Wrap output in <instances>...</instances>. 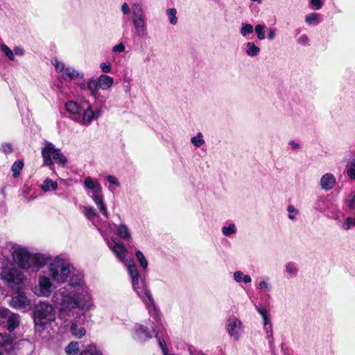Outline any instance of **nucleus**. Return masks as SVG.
I'll list each match as a JSON object with an SVG mask.
<instances>
[{
  "mask_svg": "<svg viewBox=\"0 0 355 355\" xmlns=\"http://www.w3.org/2000/svg\"><path fill=\"white\" fill-rule=\"evenodd\" d=\"M116 234L121 239L125 240H129L131 238L129 229L125 224H121L117 227Z\"/></svg>",
  "mask_w": 355,
  "mask_h": 355,
  "instance_id": "obj_20",
  "label": "nucleus"
},
{
  "mask_svg": "<svg viewBox=\"0 0 355 355\" xmlns=\"http://www.w3.org/2000/svg\"><path fill=\"white\" fill-rule=\"evenodd\" d=\"M70 330L73 335H74L78 338L83 337V336L85 335V333H86L85 328H83V327L78 328V325L76 323H72Z\"/></svg>",
  "mask_w": 355,
  "mask_h": 355,
  "instance_id": "obj_25",
  "label": "nucleus"
},
{
  "mask_svg": "<svg viewBox=\"0 0 355 355\" xmlns=\"http://www.w3.org/2000/svg\"><path fill=\"white\" fill-rule=\"evenodd\" d=\"M289 144L292 146L293 149H297L299 148V144L295 143L293 141H291Z\"/></svg>",
  "mask_w": 355,
  "mask_h": 355,
  "instance_id": "obj_63",
  "label": "nucleus"
},
{
  "mask_svg": "<svg viewBox=\"0 0 355 355\" xmlns=\"http://www.w3.org/2000/svg\"><path fill=\"white\" fill-rule=\"evenodd\" d=\"M309 41V38L306 35H302L299 39V42L303 44H306Z\"/></svg>",
  "mask_w": 355,
  "mask_h": 355,
  "instance_id": "obj_58",
  "label": "nucleus"
},
{
  "mask_svg": "<svg viewBox=\"0 0 355 355\" xmlns=\"http://www.w3.org/2000/svg\"><path fill=\"white\" fill-rule=\"evenodd\" d=\"M33 318L35 325L44 327L55 320L53 306L44 302L36 304L33 309Z\"/></svg>",
  "mask_w": 355,
  "mask_h": 355,
  "instance_id": "obj_2",
  "label": "nucleus"
},
{
  "mask_svg": "<svg viewBox=\"0 0 355 355\" xmlns=\"http://www.w3.org/2000/svg\"><path fill=\"white\" fill-rule=\"evenodd\" d=\"M85 216L89 219L92 220L98 216V214L92 207H85Z\"/></svg>",
  "mask_w": 355,
  "mask_h": 355,
  "instance_id": "obj_36",
  "label": "nucleus"
},
{
  "mask_svg": "<svg viewBox=\"0 0 355 355\" xmlns=\"http://www.w3.org/2000/svg\"><path fill=\"white\" fill-rule=\"evenodd\" d=\"M31 254L26 249H19L12 256L15 261L20 268L28 269L31 267Z\"/></svg>",
  "mask_w": 355,
  "mask_h": 355,
  "instance_id": "obj_8",
  "label": "nucleus"
},
{
  "mask_svg": "<svg viewBox=\"0 0 355 355\" xmlns=\"http://www.w3.org/2000/svg\"><path fill=\"white\" fill-rule=\"evenodd\" d=\"M121 10L124 14H128L130 12V8L128 5L126 3H123L121 6Z\"/></svg>",
  "mask_w": 355,
  "mask_h": 355,
  "instance_id": "obj_57",
  "label": "nucleus"
},
{
  "mask_svg": "<svg viewBox=\"0 0 355 355\" xmlns=\"http://www.w3.org/2000/svg\"><path fill=\"white\" fill-rule=\"evenodd\" d=\"M243 276L244 275L241 271H236L234 273V280L237 282H241L243 279Z\"/></svg>",
  "mask_w": 355,
  "mask_h": 355,
  "instance_id": "obj_54",
  "label": "nucleus"
},
{
  "mask_svg": "<svg viewBox=\"0 0 355 355\" xmlns=\"http://www.w3.org/2000/svg\"><path fill=\"white\" fill-rule=\"evenodd\" d=\"M318 16V15L317 13H311L306 16L305 21L307 24H312L315 21H316Z\"/></svg>",
  "mask_w": 355,
  "mask_h": 355,
  "instance_id": "obj_48",
  "label": "nucleus"
},
{
  "mask_svg": "<svg viewBox=\"0 0 355 355\" xmlns=\"http://www.w3.org/2000/svg\"><path fill=\"white\" fill-rule=\"evenodd\" d=\"M97 206L98 207L101 213L106 218H108V211L107 210L106 205L104 204V202H102L101 204H99Z\"/></svg>",
  "mask_w": 355,
  "mask_h": 355,
  "instance_id": "obj_52",
  "label": "nucleus"
},
{
  "mask_svg": "<svg viewBox=\"0 0 355 355\" xmlns=\"http://www.w3.org/2000/svg\"><path fill=\"white\" fill-rule=\"evenodd\" d=\"M133 24L136 29V33L139 36H144L146 34V24L145 19L133 18Z\"/></svg>",
  "mask_w": 355,
  "mask_h": 355,
  "instance_id": "obj_15",
  "label": "nucleus"
},
{
  "mask_svg": "<svg viewBox=\"0 0 355 355\" xmlns=\"http://www.w3.org/2000/svg\"><path fill=\"white\" fill-rule=\"evenodd\" d=\"M135 256L139 262L141 267L144 270L146 269L148 267V261L144 254L140 250H137Z\"/></svg>",
  "mask_w": 355,
  "mask_h": 355,
  "instance_id": "obj_28",
  "label": "nucleus"
},
{
  "mask_svg": "<svg viewBox=\"0 0 355 355\" xmlns=\"http://www.w3.org/2000/svg\"><path fill=\"white\" fill-rule=\"evenodd\" d=\"M223 234L225 236H230L236 232V227L234 224H230L229 226H224L222 229Z\"/></svg>",
  "mask_w": 355,
  "mask_h": 355,
  "instance_id": "obj_41",
  "label": "nucleus"
},
{
  "mask_svg": "<svg viewBox=\"0 0 355 355\" xmlns=\"http://www.w3.org/2000/svg\"><path fill=\"white\" fill-rule=\"evenodd\" d=\"M98 86L103 90L109 89L114 83V78L107 75H101L98 78Z\"/></svg>",
  "mask_w": 355,
  "mask_h": 355,
  "instance_id": "obj_16",
  "label": "nucleus"
},
{
  "mask_svg": "<svg viewBox=\"0 0 355 355\" xmlns=\"http://www.w3.org/2000/svg\"><path fill=\"white\" fill-rule=\"evenodd\" d=\"M266 28L265 25L257 24L255 26V32L257 35V37L259 40H263L265 38V33L264 29Z\"/></svg>",
  "mask_w": 355,
  "mask_h": 355,
  "instance_id": "obj_37",
  "label": "nucleus"
},
{
  "mask_svg": "<svg viewBox=\"0 0 355 355\" xmlns=\"http://www.w3.org/2000/svg\"><path fill=\"white\" fill-rule=\"evenodd\" d=\"M144 295L148 299L149 303L152 306H155V301L150 291L147 289H144Z\"/></svg>",
  "mask_w": 355,
  "mask_h": 355,
  "instance_id": "obj_53",
  "label": "nucleus"
},
{
  "mask_svg": "<svg viewBox=\"0 0 355 355\" xmlns=\"http://www.w3.org/2000/svg\"><path fill=\"white\" fill-rule=\"evenodd\" d=\"M310 4L315 10L320 9L323 6V3L321 0H310Z\"/></svg>",
  "mask_w": 355,
  "mask_h": 355,
  "instance_id": "obj_47",
  "label": "nucleus"
},
{
  "mask_svg": "<svg viewBox=\"0 0 355 355\" xmlns=\"http://www.w3.org/2000/svg\"><path fill=\"white\" fill-rule=\"evenodd\" d=\"M14 341V337H12L8 333H0V347H6L7 346H11Z\"/></svg>",
  "mask_w": 355,
  "mask_h": 355,
  "instance_id": "obj_21",
  "label": "nucleus"
},
{
  "mask_svg": "<svg viewBox=\"0 0 355 355\" xmlns=\"http://www.w3.org/2000/svg\"><path fill=\"white\" fill-rule=\"evenodd\" d=\"M49 259L42 254H35L31 255V266L35 268H42L48 263Z\"/></svg>",
  "mask_w": 355,
  "mask_h": 355,
  "instance_id": "obj_17",
  "label": "nucleus"
},
{
  "mask_svg": "<svg viewBox=\"0 0 355 355\" xmlns=\"http://www.w3.org/2000/svg\"><path fill=\"white\" fill-rule=\"evenodd\" d=\"M3 150L6 154L12 153L13 150L12 145L10 144H4L3 146Z\"/></svg>",
  "mask_w": 355,
  "mask_h": 355,
  "instance_id": "obj_55",
  "label": "nucleus"
},
{
  "mask_svg": "<svg viewBox=\"0 0 355 355\" xmlns=\"http://www.w3.org/2000/svg\"><path fill=\"white\" fill-rule=\"evenodd\" d=\"M107 180H108L109 182H110V183H112L113 184H115V185H117V186L119 184L117 179L115 177H114V176L109 175L107 177Z\"/></svg>",
  "mask_w": 355,
  "mask_h": 355,
  "instance_id": "obj_56",
  "label": "nucleus"
},
{
  "mask_svg": "<svg viewBox=\"0 0 355 355\" xmlns=\"http://www.w3.org/2000/svg\"><path fill=\"white\" fill-rule=\"evenodd\" d=\"M257 310L259 314L263 317L264 326H266L269 321L267 310L265 308H259Z\"/></svg>",
  "mask_w": 355,
  "mask_h": 355,
  "instance_id": "obj_43",
  "label": "nucleus"
},
{
  "mask_svg": "<svg viewBox=\"0 0 355 355\" xmlns=\"http://www.w3.org/2000/svg\"><path fill=\"white\" fill-rule=\"evenodd\" d=\"M92 198L93 199L96 205H98L99 204L103 202L102 189L101 190V191L94 192Z\"/></svg>",
  "mask_w": 355,
  "mask_h": 355,
  "instance_id": "obj_40",
  "label": "nucleus"
},
{
  "mask_svg": "<svg viewBox=\"0 0 355 355\" xmlns=\"http://www.w3.org/2000/svg\"><path fill=\"white\" fill-rule=\"evenodd\" d=\"M253 33V26L250 24H243L241 28V34L243 36H246L248 34Z\"/></svg>",
  "mask_w": 355,
  "mask_h": 355,
  "instance_id": "obj_34",
  "label": "nucleus"
},
{
  "mask_svg": "<svg viewBox=\"0 0 355 355\" xmlns=\"http://www.w3.org/2000/svg\"><path fill=\"white\" fill-rule=\"evenodd\" d=\"M265 329L266 331L268 336L272 335V324L268 322V324L265 326Z\"/></svg>",
  "mask_w": 355,
  "mask_h": 355,
  "instance_id": "obj_59",
  "label": "nucleus"
},
{
  "mask_svg": "<svg viewBox=\"0 0 355 355\" xmlns=\"http://www.w3.org/2000/svg\"><path fill=\"white\" fill-rule=\"evenodd\" d=\"M286 271L289 274H295L297 271V269L296 266H295V263H288L286 265Z\"/></svg>",
  "mask_w": 355,
  "mask_h": 355,
  "instance_id": "obj_50",
  "label": "nucleus"
},
{
  "mask_svg": "<svg viewBox=\"0 0 355 355\" xmlns=\"http://www.w3.org/2000/svg\"><path fill=\"white\" fill-rule=\"evenodd\" d=\"M1 50L4 53V54L10 60H14V53L7 45L5 44H1Z\"/></svg>",
  "mask_w": 355,
  "mask_h": 355,
  "instance_id": "obj_35",
  "label": "nucleus"
},
{
  "mask_svg": "<svg viewBox=\"0 0 355 355\" xmlns=\"http://www.w3.org/2000/svg\"><path fill=\"white\" fill-rule=\"evenodd\" d=\"M85 186L88 189L94 190V192L101 191L102 189L101 185L98 182H94L90 177H87L85 179Z\"/></svg>",
  "mask_w": 355,
  "mask_h": 355,
  "instance_id": "obj_22",
  "label": "nucleus"
},
{
  "mask_svg": "<svg viewBox=\"0 0 355 355\" xmlns=\"http://www.w3.org/2000/svg\"><path fill=\"white\" fill-rule=\"evenodd\" d=\"M347 174L351 180H355V162L353 161L349 168H347Z\"/></svg>",
  "mask_w": 355,
  "mask_h": 355,
  "instance_id": "obj_42",
  "label": "nucleus"
},
{
  "mask_svg": "<svg viewBox=\"0 0 355 355\" xmlns=\"http://www.w3.org/2000/svg\"><path fill=\"white\" fill-rule=\"evenodd\" d=\"M347 206L350 209H355V194L349 195L346 200Z\"/></svg>",
  "mask_w": 355,
  "mask_h": 355,
  "instance_id": "obj_44",
  "label": "nucleus"
},
{
  "mask_svg": "<svg viewBox=\"0 0 355 355\" xmlns=\"http://www.w3.org/2000/svg\"><path fill=\"white\" fill-rule=\"evenodd\" d=\"M79 355H103L101 352L98 350L96 346L90 345L89 347L83 351Z\"/></svg>",
  "mask_w": 355,
  "mask_h": 355,
  "instance_id": "obj_31",
  "label": "nucleus"
},
{
  "mask_svg": "<svg viewBox=\"0 0 355 355\" xmlns=\"http://www.w3.org/2000/svg\"><path fill=\"white\" fill-rule=\"evenodd\" d=\"M275 30H274V29H272V28H270V29H269L268 36V39H269V40H273V39H274V37H275Z\"/></svg>",
  "mask_w": 355,
  "mask_h": 355,
  "instance_id": "obj_61",
  "label": "nucleus"
},
{
  "mask_svg": "<svg viewBox=\"0 0 355 355\" xmlns=\"http://www.w3.org/2000/svg\"><path fill=\"white\" fill-rule=\"evenodd\" d=\"M1 276L4 282L10 284L19 285L23 283V275L20 271L14 268H3Z\"/></svg>",
  "mask_w": 355,
  "mask_h": 355,
  "instance_id": "obj_6",
  "label": "nucleus"
},
{
  "mask_svg": "<svg viewBox=\"0 0 355 355\" xmlns=\"http://www.w3.org/2000/svg\"><path fill=\"white\" fill-rule=\"evenodd\" d=\"M336 178L331 173H326L323 175L320 179V186L322 189L329 191L336 184Z\"/></svg>",
  "mask_w": 355,
  "mask_h": 355,
  "instance_id": "obj_12",
  "label": "nucleus"
},
{
  "mask_svg": "<svg viewBox=\"0 0 355 355\" xmlns=\"http://www.w3.org/2000/svg\"><path fill=\"white\" fill-rule=\"evenodd\" d=\"M125 45L123 43H120L113 46L112 51L114 53H121L125 51Z\"/></svg>",
  "mask_w": 355,
  "mask_h": 355,
  "instance_id": "obj_51",
  "label": "nucleus"
},
{
  "mask_svg": "<svg viewBox=\"0 0 355 355\" xmlns=\"http://www.w3.org/2000/svg\"><path fill=\"white\" fill-rule=\"evenodd\" d=\"M83 73L77 72L73 68L66 67L62 77L65 81H71L73 79H83Z\"/></svg>",
  "mask_w": 355,
  "mask_h": 355,
  "instance_id": "obj_14",
  "label": "nucleus"
},
{
  "mask_svg": "<svg viewBox=\"0 0 355 355\" xmlns=\"http://www.w3.org/2000/svg\"><path fill=\"white\" fill-rule=\"evenodd\" d=\"M114 245L111 247L112 252L121 261H123L128 252L123 243L119 241H114Z\"/></svg>",
  "mask_w": 355,
  "mask_h": 355,
  "instance_id": "obj_11",
  "label": "nucleus"
},
{
  "mask_svg": "<svg viewBox=\"0 0 355 355\" xmlns=\"http://www.w3.org/2000/svg\"><path fill=\"white\" fill-rule=\"evenodd\" d=\"M354 226H355V218L352 217H347L343 225V227L345 230H348Z\"/></svg>",
  "mask_w": 355,
  "mask_h": 355,
  "instance_id": "obj_39",
  "label": "nucleus"
},
{
  "mask_svg": "<svg viewBox=\"0 0 355 355\" xmlns=\"http://www.w3.org/2000/svg\"><path fill=\"white\" fill-rule=\"evenodd\" d=\"M98 79L94 80L91 78L88 80L87 83V89L91 92H95V90H98L100 89L99 86H98Z\"/></svg>",
  "mask_w": 355,
  "mask_h": 355,
  "instance_id": "obj_32",
  "label": "nucleus"
},
{
  "mask_svg": "<svg viewBox=\"0 0 355 355\" xmlns=\"http://www.w3.org/2000/svg\"><path fill=\"white\" fill-rule=\"evenodd\" d=\"M100 68L103 73H110L112 70V65L110 62H102Z\"/></svg>",
  "mask_w": 355,
  "mask_h": 355,
  "instance_id": "obj_45",
  "label": "nucleus"
},
{
  "mask_svg": "<svg viewBox=\"0 0 355 355\" xmlns=\"http://www.w3.org/2000/svg\"><path fill=\"white\" fill-rule=\"evenodd\" d=\"M247 47L246 53L250 56H255L260 51V49L257 46L254 42H248Z\"/></svg>",
  "mask_w": 355,
  "mask_h": 355,
  "instance_id": "obj_26",
  "label": "nucleus"
},
{
  "mask_svg": "<svg viewBox=\"0 0 355 355\" xmlns=\"http://www.w3.org/2000/svg\"><path fill=\"white\" fill-rule=\"evenodd\" d=\"M137 335L143 340L151 338L153 336L149 331L148 327L140 325L136 330Z\"/></svg>",
  "mask_w": 355,
  "mask_h": 355,
  "instance_id": "obj_23",
  "label": "nucleus"
},
{
  "mask_svg": "<svg viewBox=\"0 0 355 355\" xmlns=\"http://www.w3.org/2000/svg\"><path fill=\"white\" fill-rule=\"evenodd\" d=\"M56 71L59 72H64L65 68L64 64L62 62H59L57 59L55 60V62H53Z\"/></svg>",
  "mask_w": 355,
  "mask_h": 355,
  "instance_id": "obj_49",
  "label": "nucleus"
},
{
  "mask_svg": "<svg viewBox=\"0 0 355 355\" xmlns=\"http://www.w3.org/2000/svg\"><path fill=\"white\" fill-rule=\"evenodd\" d=\"M24 167V162L21 160H17L14 162L12 166L11 171L12 172V176L15 178H17L20 175V171L22 170Z\"/></svg>",
  "mask_w": 355,
  "mask_h": 355,
  "instance_id": "obj_24",
  "label": "nucleus"
},
{
  "mask_svg": "<svg viewBox=\"0 0 355 355\" xmlns=\"http://www.w3.org/2000/svg\"><path fill=\"white\" fill-rule=\"evenodd\" d=\"M39 286L40 287V293L43 296L48 297L50 295L52 283L49 278L46 277H40L39 279Z\"/></svg>",
  "mask_w": 355,
  "mask_h": 355,
  "instance_id": "obj_13",
  "label": "nucleus"
},
{
  "mask_svg": "<svg viewBox=\"0 0 355 355\" xmlns=\"http://www.w3.org/2000/svg\"><path fill=\"white\" fill-rule=\"evenodd\" d=\"M295 211V209L294 208L293 206L290 205V206L288 207V212L291 213V212Z\"/></svg>",
  "mask_w": 355,
  "mask_h": 355,
  "instance_id": "obj_64",
  "label": "nucleus"
},
{
  "mask_svg": "<svg viewBox=\"0 0 355 355\" xmlns=\"http://www.w3.org/2000/svg\"><path fill=\"white\" fill-rule=\"evenodd\" d=\"M42 157L45 166H53V162L51 157L57 164L65 165L67 162V157L60 153L59 148H55L52 143L47 142L42 150Z\"/></svg>",
  "mask_w": 355,
  "mask_h": 355,
  "instance_id": "obj_3",
  "label": "nucleus"
},
{
  "mask_svg": "<svg viewBox=\"0 0 355 355\" xmlns=\"http://www.w3.org/2000/svg\"><path fill=\"white\" fill-rule=\"evenodd\" d=\"M242 281H243L245 284L250 283L252 281V279L250 275H244Z\"/></svg>",
  "mask_w": 355,
  "mask_h": 355,
  "instance_id": "obj_62",
  "label": "nucleus"
},
{
  "mask_svg": "<svg viewBox=\"0 0 355 355\" xmlns=\"http://www.w3.org/2000/svg\"><path fill=\"white\" fill-rule=\"evenodd\" d=\"M19 326V315L12 313L8 309L0 307V327L11 333Z\"/></svg>",
  "mask_w": 355,
  "mask_h": 355,
  "instance_id": "obj_4",
  "label": "nucleus"
},
{
  "mask_svg": "<svg viewBox=\"0 0 355 355\" xmlns=\"http://www.w3.org/2000/svg\"><path fill=\"white\" fill-rule=\"evenodd\" d=\"M52 301L60 313L69 314L71 310L79 306L78 294L69 291L65 287L60 288L53 295Z\"/></svg>",
  "mask_w": 355,
  "mask_h": 355,
  "instance_id": "obj_1",
  "label": "nucleus"
},
{
  "mask_svg": "<svg viewBox=\"0 0 355 355\" xmlns=\"http://www.w3.org/2000/svg\"><path fill=\"white\" fill-rule=\"evenodd\" d=\"M191 142L196 146L200 147L204 144L202 135H196V136L191 137Z\"/></svg>",
  "mask_w": 355,
  "mask_h": 355,
  "instance_id": "obj_38",
  "label": "nucleus"
},
{
  "mask_svg": "<svg viewBox=\"0 0 355 355\" xmlns=\"http://www.w3.org/2000/svg\"><path fill=\"white\" fill-rule=\"evenodd\" d=\"M132 14L133 18L145 19L143 10L139 3H135L132 6Z\"/></svg>",
  "mask_w": 355,
  "mask_h": 355,
  "instance_id": "obj_27",
  "label": "nucleus"
},
{
  "mask_svg": "<svg viewBox=\"0 0 355 355\" xmlns=\"http://www.w3.org/2000/svg\"><path fill=\"white\" fill-rule=\"evenodd\" d=\"M31 300L28 298L26 293L19 288L13 293L10 301V306L17 309L28 310L31 309Z\"/></svg>",
  "mask_w": 355,
  "mask_h": 355,
  "instance_id": "obj_5",
  "label": "nucleus"
},
{
  "mask_svg": "<svg viewBox=\"0 0 355 355\" xmlns=\"http://www.w3.org/2000/svg\"><path fill=\"white\" fill-rule=\"evenodd\" d=\"M71 273L70 268L67 265H62L60 267L51 265L49 268V275L58 282L64 283L67 282Z\"/></svg>",
  "mask_w": 355,
  "mask_h": 355,
  "instance_id": "obj_7",
  "label": "nucleus"
},
{
  "mask_svg": "<svg viewBox=\"0 0 355 355\" xmlns=\"http://www.w3.org/2000/svg\"><path fill=\"white\" fill-rule=\"evenodd\" d=\"M99 112L95 113L91 105H88L87 107L83 111V121L85 124L89 123L94 119L98 118Z\"/></svg>",
  "mask_w": 355,
  "mask_h": 355,
  "instance_id": "obj_18",
  "label": "nucleus"
},
{
  "mask_svg": "<svg viewBox=\"0 0 355 355\" xmlns=\"http://www.w3.org/2000/svg\"><path fill=\"white\" fill-rule=\"evenodd\" d=\"M177 10L175 8H170L167 10V15L170 19V23L173 25H175L178 22V19L176 17Z\"/></svg>",
  "mask_w": 355,
  "mask_h": 355,
  "instance_id": "obj_33",
  "label": "nucleus"
},
{
  "mask_svg": "<svg viewBox=\"0 0 355 355\" xmlns=\"http://www.w3.org/2000/svg\"><path fill=\"white\" fill-rule=\"evenodd\" d=\"M91 95L96 100L100 99L101 94L98 92V90H95V92H91Z\"/></svg>",
  "mask_w": 355,
  "mask_h": 355,
  "instance_id": "obj_60",
  "label": "nucleus"
},
{
  "mask_svg": "<svg viewBox=\"0 0 355 355\" xmlns=\"http://www.w3.org/2000/svg\"><path fill=\"white\" fill-rule=\"evenodd\" d=\"M157 339L159 342V345L162 349V352L164 353V355H166L168 354V350L166 342L164 341V339H162L160 338H158Z\"/></svg>",
  "mask_w": 355,
  "mask_h": 355,
  "instance_id": "obj_46",
  "label": "nucleus"
},
{
  "mask_svg": "<svg viewBox=\"0 0 355 355\" xmlns=\"http://www.w3.org/2000/svg\"><path fill=\"white\" fill-rule=\"evenodd\" d=\"M127 269L128 275L131 278V282L134 290L137 292L138 295H140L142 291L139 286V279L140 277V275L138 271L137 265L135 264V262L131 261L129 262Z\"/></svg>",
  "mask_w": 355,
  "mask_h": 355,
  "instance_id": "obj_9",
  "label": "nucleus"
},
{
  "mask_svg": "<svg viewBox=\"0 0 355 355\" xmlns=\"http://www.w3.org/2000/svg\"><path fill=\"white\" fill-rule=\"evenodd\" d=\"M242 326L241 321L236 317L230 318L227 321V331L231 337H233L235 340L239 338V331Z\"/></svg>",
  "mask_w": 355,
  "mask_h": 355,
  "instance_id": "obj_10",
  "label": "nucleus"
},
{
  "mask_svg": "<svg viewBox=\"0 0 355 355\" xmlns=\"http://www.w3.org/2000/svg\"><path fill=\"white\" fill-rule=\"evenodd\" d=\"M42 188L44 191H47L50 188L53 190H56L58 188V184L56 182L53 181L51 179L47 178L44 180V185Z\"/></svg>",
  "mask_w": 355,
  "mask_h": 355,
  "instance_id": "obj_30",
  "label": "nucleus"
},
{
  "mask_svg": "<svg viewBox=\"0 0 355 355\" xmlns=\"http://www.w3.org/2000/svg\"><path fill=\"white\" fill-rule=\"evenodd\" d=\"M65 109L69 113L76 114L81 112L80 106L75 101H68L64 104Z\"/></svg>",
  "mask_w": 355,
  "mask_h": 355,
  "instance_id": "obj_19",
  "label": "nucleus"
},
{
  "mask_svg": "<svg viewBox=\"0 0 355 355\" xmlns=\"http://www.w3.org/2000/svg\"><path fill=\"white\" fill-rule=\"evenodd\" d=\"M78 351V343L77 342H71L65 348V352L69 355H74Z\"/></svg>",
  "mask_w": 355,
  "mask_h": 355,
  "instance_id": "obj_29",
  "label": "nucleus"
}]
</instances>
